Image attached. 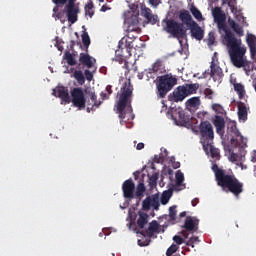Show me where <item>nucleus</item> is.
Returning <instances> with one entry per match:
<instances>
[{"instance_id": "obj_1", "label": "nucleus", "mask_w": 256, "mask_h": 256, "mask_svg": "<svg viewBox=\"0 0 256 256\" xmlns=\"http://www.w3.org/2000/svg\"><path fill=\"white\" fill-rule=\"evenodd\" d=\"M212 16L217 24L218 31L220 33L223 31V33H225L224 41L228 47V53L234 67H237L238 69L244 67L245 71H247V67H249V62L245 59L247 48L242 46L241 38L235 37V34L227 29V23L225 22L227 17L225 16V13H223L221 7H215L212 9Z\"/></svg>"}, {"instance_id": "obj_2", "label": "nucleus", "mask_w": 256, "mask_h": 256, "mask_svg": "<svg viewBox=\"0 0 256 256\" xmlns=\"http://www.w3.org/2000/svg\"><path fill=\"white\" fill-rule=\"evenodd\" d=\"M133 86L131 85V80H127L123 83L119 98L116 104V111L119 115L120 123H129L135 119V114H133Z\"/></svg>"}, {"instance_id": "obj_3", "label": "nucleus", "mask_w": 256, "mask_h": 256, "mask_svg": "<svg viewBox=\"0 0 256 256\" xmlns=\"http://www.w3.org/2000/svg\"><path fill=\"white\" fill-rule=\"evenodd\" d=\"M212 170L215 175V179L218 187H221L225 193H232L234 197H239L243 193V182L237 179V176L233 172L227 173V170H223L214 164Z\"/></svg>"}, {"instance_id": "obj_4", "label": "nucleus", "mask_w": 256, "mask_h": 256, "mask_svg": "<svg viewBox=\"0 0 256 256\" xmlns=\"http://www.w3.org/2000/svg\"><path fill=\"white\" fill-rule=\"evenodd\" d=\"M226 139L230 141L231 145H235V147H239L240 155L235 152H230L229 161L231 163H243L245 161V147H247V138L241 135L239 129H237V123L229 122L227 124V132Z\"/></svg>"}, {"instance_id": "obj_5", "label": "nucleus", "mask_w": 256, "mask_h": 256, "mask_svg": "<svg viewBox=\"0 0 256 256\" xmlns=\"http://www.w3.org/2000/svg\"><path fill=\"white\" fill-rule=\"evenodd\" d=\"M206 115H209L207 112H198L197 117L201 119L199 124V133H200V143L201 145H209L215 140V131L213 130V125L209 121L205 120Z\"/></svg>"}, {"instance_id": "obj_6", "label": "nucleus", "mask_w": 256, "mask_h": 256, "mask_svg": "<svg viewBox=\"0 0 256 256\" xmlns=\"http://www.w3.org/2000/svg\"><path fill=\"white\" fill-rule=\"evenodd\" d=\"M175 85H177V76L171 73L158 76L156 82V95L158 99H165L167 93L172 91Z\"/></svg>"}, {"instance_id": "obj_7", "label": "nucleus", "mask_w": 256, "mask_h": 256, "mask_svg": "<svg viewBox=\"0 0 256 256\" xmlns=\"http://www.w3.org/2000/svg\"><path fill=\"white\" fill-rule=\"evenodd\" d=\"M162 30L174 39H185L187 37V28L183 23L177 22L175 19L162 20Z\"/></svg>"}, {"instance_id": "obj_8", "label": "nucleus", "mask_w": 256, "mask_h": 256, "mask_svg": "<svg viewBox=\"0 0 256 256\" xmlns=\"http://www.w3.org/2000/svg\"><path fill=\"white\" fill-rule=\"evenodd\" d=\"M197 89H199L198 83L178 86L169 94L168 99L174 103H181V101H185L189 95L197 93Z\"/></svg>"}, {"instance_id": "obj_9", "label": "nucleus", "mask_w": 256, "mask_h": 256, "mask_svg": "<svg viewBox=\"0 0 256 256\" xmlns=\"http://www.w3.org/2000/svg\"><path fill=\"white\" fill-rule=\"evenodd\" d=\"M71 98L70 102L74 107H78V109H85V103H87V100L85 99V92H83V88H73L71 90Z\"/></svg>"}, {"instance_id": "obj_10", "label": "nucleus", "mask_w": 256, "mask_h": 256, "mask_svg": "<svg viewBox=\"0 0 256 256\" xmlns=\"http://www.w3.org/2000/svg\"><path fill=\"white\" fill-rule=\"evenodd\" d=\"M131 49H133V42L128 41L127 38H122L118 43L116 56L122 58L131 57Z\"/></svg>"}, {"instance_id": "obj_11", "label": "nucleus", "mask_w": 256, "mask_h": 256, "mask_svg": "<svg viewBox=\"0 0 256 256\" xmlns=\"http://www.w3.org/2000/svg\"><path fill=\"white\" fill-rule=\"evenodd\" d=\"M64 13H66V17L69 23L74 24L79 20V13H81V11L77 5H74L73 2H70L69 4L65 5Z\"/></svg>"}, {"instance_id": "obj_12", "label": "nucleus", "mask_w": 256, "mask_h": 256, "mask_svg": "<svg viewBox=\"0 0 256 256\" xmlns=\"http://www.w3.org/2000/svg\"><path fill=\"white\" fill-rule=\"evenodd\" d=\"M160 206L159 195L157 194L146 197L142 202L143 211H149L151 207H153L155 211H158Z\"/></svg>"}, {"instance_id": "obj_13", "label": "nucleus", "mask_w": 256, "mask_h": 256, "mask_svg": "<svg viewBox=\"0 0 256 256\" xmlns=\"http://www.w3.org/2000/svg\"><path fill=\"white\" fill-rule=\"evenodd\" d=\"M182 229H185L189 233H197L199 231V219L193 216H186L184 224L181 226Z\"/></svg>"}, {"instance_id": "obj_14", "label": "nucleus", "mask_w": 256, "mask_h": 256, "mask_svg": "<svg viewBox=\"0 0 256 256\" xmlns=\"http://www.w3.org/2000/svg\"><path fill=\"white\" fill-rule=\"evenodd\" d=\"M122 191L125 199H135V182H133V179L124 181Z\"/></svg>"}, {"instance_id": "obj_15", "label": "nucleus", "mask_w": 256, "mask_h": 256, "mask_svg": "<svg viewBox=\"0 0 256 256\" xmlns=\"http://www.w3.org/2000/svg\"><path fill=\"white\" fill-rule=\"evenodd\" d=\"M95 63H97V60L95 58L91 57L89 54L80 53L79 56V64L77 65L76 69H81L82 67H87V69H91Z\"/></svg>"}, {"instance_id": "obj_16", "label": "nucleus", "mask_w": 256, "mask_h": 256, "mask_svg": "<svg viewBox=\"0 0 256 256\" xmlns=\"http://www.w3.org/2000/svg\"><path fill=\"white\" fill-rule=\"evenodd\" d=\"M210 76L213 79V81L217 83H221L223 81V77L225 74H223V69L219 67V65L215 64V61L211 62L210 65Z\"/></svg>"}, {"instance_id": "obj_17", "label": "nucleus", "mask_w": 256, "mask_h": 256, "mask_svg": "<svg viewBox=\"0 0 256 256\" xmlns=\"http://www.w3.org/2000/svg\"><path fill=\"white\" fill-rule=\"evenodd\" d=\"M138 233L143 237H148L149 239L153 238L155 233H159V222L153 220L149 223L148 229L141 230Z\"/></svg>"}, {"instance_id": "obj_18", "label": "nucleus", "mask_w": 256, "mask_h": 256, "mask_svg": "<svg viewBox=\"0 0 256 256\" xmlns=\"http://www.w3.org/2000/svg\"><path fill=\"white\" fill-rule=\"evenodd\" d=\"M52 95L59 97L64 103H71V97L69 96V90L64 86H59L53 90Z\"/></svg>"}, {"instance_id": "obj_19", "label": "nucleus", "mask_w": 256, "mask_h": 256, "mask_svg": "<svg viewBox=\"0 0 256 256\" xmlns=\"http://www.w3.org/2000/svg\"><path fill=\"white\" fill-rule=\"evenodd\" d=\"M190 27L191 37L196 39V41H202L203 37H205V31L202 30L201 26L197 24V22H193Z\"/></svg>"}, {"instance_id": "obj_20", "label": "nucleus", "mask_w": 256, "mask_h": 256, "mask_svg": "<svg viewBox=\"0 0 256 256\" xmlns=\"http://www.w3.org/2000/svg\"><path fill=\"white\" fill-rule=\"evenodd\" d=\"M149 223V214L145 212H138V218L136 221L137 229H141L142 231L145 229V225Z\"/></svg>"}, {"instance_id": "obj_21", "label": "nucleus", "mask_w": 256, "mask_h": 256, "mask_svg": "<svg viewBox=\"0 0 256 256\" xmlns=\"http://www.w3.org/2000/svg\"><path fill=\"white\" fill-rule=\"evenodd\" d=\"M213 124L216 127V133H218V135L225 133V118H223V116L216 115Z\"/></svg>"}, {"instance_id": "obj_22", "label": "nucleus", "mask_w": 256, "mask_h": 256, "mask_svg": "<svg viewBox=\"0 0 256 256\" xmlns=\"http://www.w3.org/2000/svg\"><path fill=\"white\" fill-rule=\"evenodd\" d=\"M202 147L205 153L207 154L210 153V156L212 157V159H219L221 157L219 149L215 148V146H213V143H209L207 146L205 144H202Z\"/></svg>"}, {"instance_id": "obj_23", "label": "nucleus", "mask_w": 256, "mask_h": 256, "mask_svg": "<svg viewBox=\"0 0 256 256\" xmlns=\"http://www.w3.org/2000/svg\"><path fill=\"white\" fill-rule=\"evenodd\" d=\"M179 19L182 21V24L187 25V27H190L195 23V20H193V17H191V14H189V11L187 10L180 13Z\"/></svg>"}, {"instance_id": "obj_24", "label": "nucleus", "mask_w": 256, "mask_h": 256, "mask_svg": "<svg viewBox=\"0 0 256 256\" xmlns=\"http://www.w3.org/2000/svg\"><path fill=\"white\" fill-rule=\"evenodd\" d=\"M71 73H73L72 77L77 80L79 85H85V74L81 70H75V68L70 69Z\"/></svg>"}, {"instance_id": "obj_25", "label": "nucleus", "mask_w": 256, "mask_h": 256, "mask_svg": "<svg viewBox=\"0 0 256 256\" xmlns=\"http://www.w3.org/2000/svg\"><path fill=\"white\" fill-rule=\"evenodd\" d=\"M238 119L240 121L247 120V105L243 102H238Z\"/></svg>"}, {"instance_id": "obj_26", "label": "nucleus", "mask_w": 256, "mask_h": 256, "mask_svg": "<svg viewBox=\"0 0 256 256\" xmlns=\"http://www.w3.org/2000/svg\"><path fill=\"white\" fill-rule=\"evenodd\" d=\"M169 219L168 221L172 224L175 225L177 223H180V219H177V206H171L169 208Z\"/></svg>"}, {"instance_id": "obj_27", "label": "nucleus", "mask_w": 256, "mask_h": 256, "mask_svg": "<svg viewBox=\"0 0 256 256\" xmlns=\"http://www.w3.org/2000/svg\"><path fill=\"white\" fill-rule=\"evenodd\" d=\"M76 54L71 53L68 50L64 53L63 59L70 65V67H73L77 65V59H75Z\"/></svg>"}, {"instance_id": "obj_28", "label": "nucleus", "mask_w": 256, "mask_h": 256, "mask_svg": "<svg viewBox=\"0 0 256 256\" xmlns=\"http://www.w3.org/2000/svg\"><path fill=\"white\" fill-rule=\"evenodd\" d=\"M228 25L229 27H231V29H233L236 35H238L239 37H243L244 35L243 27H241L238 23L233 21V22H228Z\"/></svg>"}, {"instance_id": "obj_29", "label": "nucleus", "mask_w": 256, "mask_h": 256, "mask_svg": "<svg viewBox=\"0 0 256 256\" xmlns=\"http://www.w3.org/2000/svg\"><path fill=\"white\" fill-rule=\"evenodd\" d=\"M234 91L237 92L239 99H243L245 97V86L241 83H234Z\"/></svg>"}, {"instance_id": "obj_30", "label": "nucleus", "mask_w": 256, "mask_h": 256, "mask_svg": "<svg viewBox=\"0 0 256 256\" xmlns=\"http://www.w3.org/2000/svg\"><path fill=\"white\" fill-rule=\"evenodd\" d=\"M186 103L188 107H199L201 105V99L199 97H192Z\"/></svg>"}, {"instance_id": "obj_31", "label": "nucleus", "mask_w": 256, "mask_h": 256, "mask_svg": "<svg viewBox=\"0 0 256 256\" xmlns=\"http://www.w3.org/2000/svg\"><path fill=\"white\" fill-rule=\"evenodd\" d=\"M193 17H195V19H197V21H202L203 20V14H201V11H199V9L195 6H192L190 9Z\"/></svg>"}, {"instance_id": "obj_32", "label": "nucleus", "mask_w": 256, "mask_h": 256, "mask_svg": "<svg viewBox=\"0 0 256 256\" xmlns=\"http://www.w3.org/2000/svg\"><path fill=\"white\" fill-rule=\"evenodd\" d=\"M82 43L86 49H89V45H91V38L89 37V33L84 31L82 34Z\"/></svg>"}, {"instance_id": "obj_33", "label": "nucleus", "mask_w": 256, "mask_h": 256, "mask_svg": "<svg viewBox=\"0 0 256 256\" xmlns=\"http://www.w3.org/2000/svg\"><path fill=\"white\" fill-rule=\"evenodd\" d=\"M135 21L134 22H124L125 25H128V32L135 31L137 29V25H139V20L137 19V16H135Z\"/></svg>"}, {"instance_id": "obj_34", "label": "nucleus", "mask_w": 256, "mask_h": 256, "mask_svg": "<svg viewBox=\"0 0 256 256\" xmlns=\"http://www.w3.org/2000/svg\"><path fill=\"white\" fill-rule=\"evenodd\" d=\"M85 13L89 17H93L95 15V11H93V2L90 1L88 4L85 6Z\"/></svg>"}, {"instance_id": "obj_35", "label": "nucleus", "mask_w": 256, "mask_h": 256, "mask_svg": "<svg viewBox=\"0 0 256 256\" xmlns=\"http://www.w3.org/2000/svg\"><path fill=\"white\" fill-rule=\"evenodd\" d=\"M143 193H145V184L139 183L136 188V197H143Z\"/></svg>"}, {"instance_id": "obj_36", "label": "nucleus", "mask_w": 256, "mask_h": 256, "mask_svg": "<svg viewBox=\"0 0 256 256\" xmlns=\"http://www.w3.org/2000/svg\"><path fill=\"white\" fill-rule=\"evenodd\" d=\"M212 109H213V111H215V113H217V115L225 114V109L220 104H213Z\"/></svg>"}, {"instance_id": "obj_37", "label": "nucleus", "mask_w": 256, "mask_h": 256, "mask_svg": "<svg viewBox=\"0 0 256 256\" xmlns=\"http://www.w3.org/2000/svg\"><path fill=\"white\" fill-rule=\"evenodd\" d=\"M228 3V7H230L232 13H237V0H223Z\"/></svg>"}, {"instance_id": "obj_38", "label": "nucleus", "mask_w": 256, "mask_h": 256, "mask_svg": "<svg viewBox=\"0 0 256 256\" xmlns=\"http://www.w3.org/2000/svg\"><path fill=\"white\" fill-rule=\"evenodd\" d=\"M169 199H171V192L169 191L164 192L161 198L162 205H167L169 203Z\"/></svg>"}, {"instance_id": "obj_39", "label": "nucleus", "mask_w": 256, "mask_h": 256, "mask_svg": "<svg viewBox=\"0 0 256 256\" xmlns=\"http://www.w3.org/2000/svg\"><path fill=\"white\" fill-rule=\"evenodd\" d=\"M183 181H185V176L183 175V173L181 171H178L176 173V184L178 186L183 185Z\"/></svg>"}, {"instance_id": "obj_40", "label": "nucleus", "mask_w": 256, "mask_h": 256, "mask_svg": "<svg viewBox=\"0 0 256 256\" xmlns=\"http://www.w3.org/2000/svg\"><path fill=\"white\" fill-rule=\"evenodd\" d=\"M179 250V246H177L176 244H172L166 251V256H171L173 255V253H177V251Z\"/></svg>"}, {"instance_id": "obj_41", "label": "nucleus", "mask_w": 256, "mask_h": 256, "mask_svg": "<svg viewBox=\"0 0 256 256\" xmlns=\"http://www.w3.org/2000/svg\"><path fill=\"white\" fill-rule=\"evenodd\" d=\"M141 15L144 16L146 19H149L153 15V12L150 8L144 7L142 8Z\"/></svg>"}, {"instance_id": "obj_42", "label": "nucleus", "mask_w": 256, "mask_h": 256, "mask_svg": "<svg viewBox=\"0 0 256 256\" xmlns=\"http://www.w3.org/2000/svg\"><path fill=\"white\" fill-rule=\"evenodd\" d=\"M195 243H199V237L193 236L187 242L186 245L188 247H195Z\"/></svg>"}, {"instance_id": "obj_43", "label": "nucleus", "mask_w": 256, "mask_h": 256, "mask_svg": "<svg viewBox=\"0 0 256 256\" xmlns=\"http://www.w3.org/2000/svg\"><path fill=\"white\" fill-rule=\"evenodd\" d=\"M147 23H151L152 25H155V23H159V16L152 14L148 18H146Z\"/></svg>"}, {"instance_id": "obj_44", "label": "nucleus", "mask_w": 256, "mask_h": 256, "mask_svg": "<svg viewBox=\"0 0 256 256\" xmlns=\"http://www.w3.org/2000/svg\"><path fill=\"white\" fill-rule=\"evenodd\" d=\"M173 241L174 243H176V245H183V243H185V240L183 239V237L179 236V235H175L173 237Z\"/></svg>"}, {"instance_id": "obj_45", "label": "nucleus", "mask_w": 256, "mask_h": 256, "mask_svg": "<svg viewBox=\"0 0 256 256\" xmlns=\"http://www.w3.org/2000/svg\"><path fill=\"white\" fill-rule=\"evenodd\" d=\"M204 95L206 99H213L214 92L211 90V88H206L204 90Z\"/></svg>"}, {"instance_id": "obj_46", "label": "nucleus", "mask_w": 256, "mask_h": 256, "mask_svg": "<svg viewBox=\"0 0 256 256\" xmlns=\"http://www.w3.org/2000/svg\"><path fill=\"white\" fill-rule=\"evenodd\" d=\"M84 77L87 81H93V73L89 71V68L84 71Z\"/></svg>"}, {"instance_id": "obj_47", "label": "nucleus", "mask_w": 256, "mask_h": 256, "mask_svg": "<svg viewBox=\"0 0 256 256\" xmlns=\"http://www.w3.org/2000/svg\"><path fill=\"white\" fill-rule=\"evenodd\" d=\"M90 99L95 107H99V105H101V102H97V95L95 93L91 94Z\"/></svg>"}, {"instance_id": "obj_48", "label": "nucleus", "mask_w": 256, "mask_h": 256, "mask_svg": "<svg viewBox=\"0 0 256 256\" xmlns=\"http://www.w3.org/2000/svg\"><path fill=\"white\" fill-rule=\"evenodd\" d=\"M170 161L171 163H173L172 164L173 169H179V167H181V163L175 162V157H171Z\"/></svg>"}, {"instance_id": "obj_49", "label": "nucleus", "mask_w": 256, "mask_h": 256, "mask_svg": "<svg viewBox=\"0 0 256 256\" xmlns=\"http://www.w3.org/2000/svg\"><path fill=\"white\" fill-rule=\"evenodd\" d=\"M157 179H159V177L157 176V174H153V175L150 177V184H151V185H157Z\"/></svg>"}, {"instance_id": "obj_50", "label": "nucleus", "mask_w": 256, "mask_h": 256, "mask_svg": "<svg viewBox=\"0 0 256 256\" xmlns=\"http://www.w3.org/2000/svg\"><path fill=\"white\" fill-rule=\"evenodd\" d=\"M149 243H151V239H148L143 242H141V240H138V245H140V247H147V245H149Z\"/></svg>"}, {"instance_id": "obj_51", "label": "nucleus", "mask_w": 256, "mask_h": 256, "mask_svg": "<svg viewBox=\"0 0 256 256\" xmlns=\"http://www.w3.org/2000/svg\"><path fill=\"white\" fill-rule=\"evenodd\" d=\"M52 3H54V5H65L67 0H52Z\"/></svg>"}, {"instance_id": "obj_52", "label": "nucleus", "mask_w": 256, "mask_h": 256, "mask_svg": "<svg viewBox=\"0 0 256 256\" xmlns=\"http://www.w3.org/2000/svg\"><path fill=\"white\" fill-rule=\"evenodd\" d=\"M180 235H182V237H184V239H189V231H187V230H182L180 232Z\"/></svg>"}, {"instance_id": "obj_53", "label": "nucleus", "mask_w": 256, "mask_h": 256, "mask_svg": "<svg viewBox=\"0 0 256 256\" xmlns=\"http://www.w3.org/2000/svg\"><path fill=\"white\" fill-rule=\"evenodd\" d=\"M111 7H108L107 4L103 5L100 9V11H102V13H105V11H110Z\"/></svg>"}, {"instance_id": "obj_54", "label": "nucleus", "mask_w": 256, "mask_h": 256, "mask_svg": "<svg viewBox=\"0 0 256 256\" xmlns=\"http://www.w3.org/2000/svg\"><path fill=\"white\" fill-rule=\"evenodd\" d=\"M144 148H145V144L143 142L138 143L136 146V149L138 151H141V149H144Z\"/></svg>"}, {"instance_id": "obj_55", "label": "nucleus", "mask_w": 256, "mask_h": 256, "mask_svg": "<svg viewBox=\"0 0 256 256\" xmlns=\"http://www.w3.org/2000/svg\"><path fill=\"white\" fill-rule=\"evenodd\" d=\"M100 96L102 97L103 101H105L106 99H109V94H107L106 92H101Z\"/></svg>"}, {"instance_id": "obj_56", "label": "nucleus", "mask_w": 256, "mask_h": 256, "mask_svg": "<svg viewBox=\"0 0 256 256\" xmlns=\"http://www.w3.org/2000/svg\"><path fill=\"white\" fill-rule=\"evenodd\" d=\"M215 43V36H210L208 39V45H213Z\"/></svg>"}, {"instance_id": "obj_57", "label": "nucleus", "mask_w": 256, "mask_h": 256, "mask_svg": "<svg viewBox=\"0 0 256 256\" xmlns=\"http://www.w3.org/2000/svg\"><path fill=\"white\" fill-rule=\"evenodd\" d=\"M106 91L108 92V95H111L113 93V86L111 85L106 86Z\"/></svg>"}, {"instance_id": "obj_58", "label": "nucleus", "mask_w": 256, "mask_h": 256, "mask_svg": "<svg viewBox=\"0 0 256 256\" xmlns=\"http://www.w3.org/2000/svg\"><path fill=\"white\" fill-rule=\"evenodd\" d=\"M183 217H187V212H181L180 214H179V216L177 217V219H180V222H181V219H183Z\"/></svg>"}, {"instance_id": "obj_59", "label": "nucleus", "mask_w": 256, "mask_h": 256, "mask_svg": "<svg viewBox=\"0 0 256 256\" xmlns=\"http://www.w3.org/2000/svg\"><path fill=\"white\" fill-rule=\"evenodd\" d=\"M158 71H159V68L157 67V65H154L152 69H150V73H157Z\"/></svg>"}, {"instance_id": "obj_60", "label": "nucleus", "mask_w": 256, "mask_h": 256, "mask_svg": "<svg viewBox=\"0 0 256 256\" xmlns=\"http://www.w3.org/2000/svg\"><path fill=\"white\" fill-rule=\"evenodd\" d=\"M191 203L192 207H196V205L199 203V198H194Z\"/></svg>"}, {"instance_id": "obj_61", "label": "nucleus", "mask_w": 256, "mask_h": 256, "mask_svg": "<svg viewBox=\"0 0 256 256\" xmlns=\"http://www.w3.org/2000/svg\"><path fill=\"white\" fill-rule=\"evenodd\" d=\"M57 19H63V12H58L56 14Z\"/></svg>"}, {"instance_id": "obj_62", "label": "nucleus", "mask_w": 256, "mask_h": 256, "mask_svg": "<svg viewBox=\"0 0 256 256\" xmlns=\"http://www.w3.org/2000/svg\"><path fill=\"white\" fill-rule=\"evenodd\" d=\"M161 159V156L155 155L154 156V161L155 163H159V160Z\"/></svg>"}, {"instance_id": "obj_63", "label": "nucleus", "mask_w": 256, "mask_h": 256, "mask_svg": "<svg viewBox=\"0 0 256 256\" xmlns=\"http://www.w3.org/2000/svg\"><path fill=\"white\" fill-rule=\"evenodd\" d=\"M239 167H241V169H247V166L243 165V162H240V164H238Z\"/></svg>"}, {"instance_id": "obj_64", "label": "nucleus", "mask_w": 256, "mask_h": 256, "mask_svg": "<svg viewBox=\"0 0 256 256\" xmlns=\"http://www.w3.org/2000/svg\"><path fill=\"white\" fill-rule=\"evenodd\" d=\"M73 47H75V41H74V40H72V41L70 42V48L73 49Z\"/></svg>"}]
</instances>
